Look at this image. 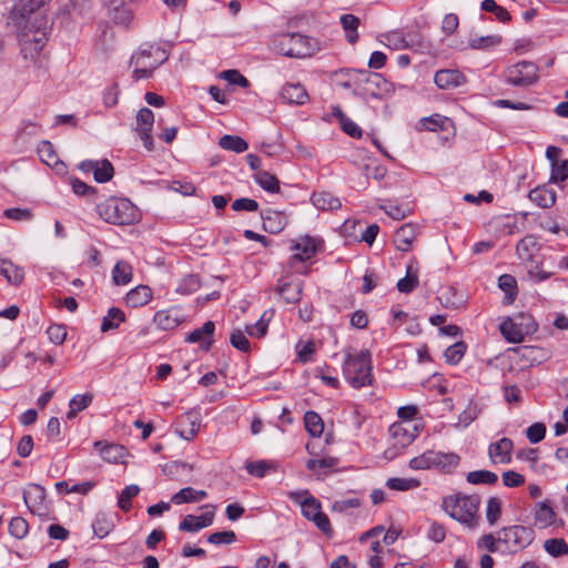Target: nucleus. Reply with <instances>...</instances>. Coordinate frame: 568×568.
I'll list each match as a JSON object with an SVG mask.
<instances>
[{
    "instance_id": "1",
    "label": "nucleus",
    "mask_w": 568,
    "mask_h": 568,
    "mask_svg": "<svg viewBox=\"0 0 568 568\" xmlns=\"http://www.w3.org/2000/svg\"><path fill=\"white\" fill-rule=\"evenodd\" d=\"M51 0H20L11 11L18 29V39L24 58L39 53L47 41L49 19L47 12Z\"/></svg>"
},
{
    "instance_id": "2",
    "label": "nucleus",
    "mask_w": 568,
    "mask_h": 568,
    "mask_svg": "<svg viewBox=\"0 0 568 568\" xmlns=\"http://www.w3.org/2000/svg\"><path fill=\"white\" fill-rule=\"evenodd\" d=\"M343 373L347 382L355 388H361L373 383L372 356L365 349L357 355L347 352L343 365Z\"/></svg>"
},
{
    "instance_id": "3",
    "label": "nucleus",
    "mask_w": 568,
    "mask_h": 568,
    "mask_svg": "<svg viewBox=\"0 0 568 568\" xmlns=\"http://www.w3.org/2000/svg\"><path fill=\"white\" fill-rule=\"evenodd\" d=\"M100 216L108 223L130 225L139 221L138 207L128 199L110 197L98 205Z\"/></svg>"
},
{
    "instance_id": "4",
    "label": "nucleus",
    "mask_w": 568,
    "mask_h": 568,
    "mask_svg": "<svg viewBox=\"0 0 568 568\" xmlns=\"http://www.w3.org/2000/svg\"><path fill=\"white\" fill-rule=\"evenodd\" d=\"M480 505V498L477 495L447 496L443 499V509L453 519L474 527L476 525V514Z\"/></svg>"
},
{
    "instance_id": "5",
    "label": "nucleus",
    "mask_w": 568,
    "mask_h": 568,
    "mask_svg": "<svg viewBox=\"0 0 568 568\" xmlns=\"http://www.w3.org/2000/svg\"><path fill=\"white\" fill-rule=\"evenodd\" d=\"M168 59L165 50L159 45L142 47L131 58V64L134 65L133 79L135 81L149 79L153 71Z\"/></svg>"
},
{
    "instance_id": "6",
    "label": "nucleus",
    "mask_w": 568,
    "mask_h": 568,
    "mask_svg": "<svg viewBox=\"0 0 568 568\" xmlns=\"http://www.w3.org/2000/svg\"><path fill=\"white\" fill-rule=\"evenodd\" d=\"M277 47L281 54L296 59L312 57L320 50L317 40L300 33L283 34Z\"/></svg>"
},
{
    "instance_id": "7",
    "label": "nucleus",
    "mask_w": 568,
    "mask_h": 568,
    "mask_svg": "<svg viewBox=\"0 0 568 568\" xmlns=\"http://www.w3.org/2000/svg\"><path fill=\"white\" fill-rule=\"evenodd\" d=\"M537 329V323L532 316L519 313L515 317H507L500 325L499 331L504 338L509 343H520L525 336L532 334Z\"/></svg>"
},
{
    "instance_id": "8",
    "label": "nucleus",
    "mask_w": 568,
    "mask_h": 568,
    "mask_svg": "<svg viewBox=\"0 0 568 568\" xmlns=\"http://www.w3.org/2000/svg\"><path fill=\"white\" fill-rule=\"evenodd\" d=\"M539 68L531 61H520L509 65L505 70V80L508 84L518 88H526L535 84L538 79Z\"/></svg>"
},
{
    "instance_id": "9",
    "label": "nucleus",
    "mask_w": 568,
    "mask_h": 568,
    "mask_svg": "<svg viewBox=\"0 0 568 568\" xmlns=\"http://www.w3.org/2000/svg\"><path fill=\"white\" fill-rule=\"evenodd\" d=\"M535 538V531L530 527L514 525L504 527L501 536L498 538L499 542H504L513 552L527 548Z\"/></svg>"
},
{
    "instance_id": "10",
    "label": "nucleus",
    "mask_w": 568,
    "mask_h": 568,
    "mask_svg": "<svg viewBox=\"0 0 568 568\" xmlns=\"http://www.w3.org/2000/svg\"><path fill=\"white\" fill-rule=\"evenodd\" d=\"M202 508L205 509L204 514L201 516L186 515L179 524V529L181 531L196 532L211 526L215 516V506L207 504L202 506Z\"/></svg>"
},
{
    "instance_id": "11",
    "label": "nucleus",
    "mask_w": 568,
    "mask_h": 568,
    "mask_svg": "<svg viewBox=\"0 0 568 568\" xmlns=\"http://www.w3.org/2000/svg\"><path fill=\"white\" fill-rule=\"evenodd\" d=\"M201 420L194 412H187L175 424V433L183 439H193L200 430Z\"/></svg>"
},
{
    "instance_id": "12",
    "label": "nucleus",
    "mask_w": 568,
    "mask_h": 568,
    "mask_svg": "<svg viewBox=\"0 0 568 568\" xmlns=\"http://www.w3.org/2000/svg\"><path fill=\"white\" fill-rule=\"evenodd\" d=\"M434 81L439 89L453 90L466 82V77L459 70L444 69L435 73Z\"/></svg>"
},
{
    "instance_id": "13",
    "label": "nucleus",
    "mask_w": 568,
    "mask_h": 568,
    "mask_svg": "<svg viewBox=\"0 0 568 568\" xmlns=\"http://www.w3.org/2000/svg\"><path fill=\"white\" fill-rule=\"evenodd\" d=\"M514 443L510 438L504 437L488 447L489 458L494 464H508L511 460Z\"/></svg>"
},
{
    "instance_id": "14",
    "label": "nucleus",
    "mask_w": 568,
    "mask_h": 568,
    "mask_svg": "<svg viewBox=\"0 0 568 568\" xmlns=\"http://www.w3.org/2000/svg\"><path fill=\"white\" fill-rule=\"evenodd\" d=\"M281 99L288 104L302 105L308 100V93L301 83H285L280 91Z\"/></svg>"
},
{
    "instance_id": "15",
    "label": "nucleus",
    "mask_w": 568,
    "mask_h": 568,
    "mask_svg": "<svg viewBox=\"0 0 568 568\" xmlns=\"http://www.w3.org/2000/svg\"><path fill=\"white\" fill-rule=\"evenodd\" d=\"M82 169L88 171H92L94 175V180L98 183H105L113 178L114 170L110 161L103 160L99 161H87L81 165Z\"/></svg>"
},
{
    "instance_id": "16",
    "label": "nucleus",
    "mask_w": 568,
    "mask_h": 568,
    "mask_svg": "<svg viewBox=\"0 0 568 568\" xmlns=\"http://www.w3.org/2000/svg\"><path fill=\"white\" fill-rule=\"evenodd\" d=\"M45 498V493L43 487L37 484H32L29 486L27 490L23 493V499L28 508L31 513L41 515L42 514V505Z\"/></svg>"
},
{
    "instance_id": "17",
    "label": "nucleus",
    "mask_w": 568,
    "mask_h": 568,
    "mask_svg": "<svg viewBox=\"0 0 568 568\" xmlns=\"http://www.w3.org/2000/svg\"><path fill=\"white\" fill-rule=\"evenodd\" d=\"M215 329V324L212 321H207L202 327L192 331L187 337L189 343H201V348L209 351L212 345V335Z\"/></svg>"
},
{
    "instance_id": "18",
    "label": "nucleus",
    "mask_w": 568,
    "mask_h": 568,
    "mask_svg": "<svg viewBox=\"0 0 568 568\" xmlns=\"http://www.w3.org/2000/svg\"><path fill=\"white\" fill-rule=\"evenodd\" d=\"M301 495H306L304 500L301 503L302 515L312 521L318 514L322 513L321 503L315 497L311 496L307 490L302 493L292 491L288 494V497L297 501Z\"/></svg>"
},
{
    "instance_id": "19",
    "label": "nucleus",
    "mask_w": 568,
    "mask_h": 568,
    "mask_svg": "<svg viewBox=\"0 0 568 568\" xmlns=\"http://www.w3.org/2000/svg\"><path fill=\"white\" fill-rule=\"evenodd\" d=\"M262 219L263 229L271 234L282 232L287 224L286 215L280 211L267 210L262 213Z\"/></svg>"
},
{
    "instance_id": "20",
    "label": "nucleus",
    "mask_w": 568,
    "mask_h": 568,
    "mask_svg": "<svg viewBox=\"0 0 568 568\" xmlns=\"http://www.w3.org/2000/svg\"><path fill=\"white\" fill-rule=\"evenodd\" d=\"M417 235V226L410 223L402 225L395 233L394 243L397 250L407 252Z\"/></svg>"
},
{
    "instance_id": "21",
    "label": "nucleus",
    "mask_w": 568,
    "mask_h": 568,
    "mask_svg": "<svg viewBox=\"0 0 568 568\" xmlns=\"http://www.w3.org/2000/svg\"><path fill=\"white\" fill-rule=\"evenodd\" d=\"M293 250L296 253L292 256V261L304 262L313 257L317 252L316 241L310 236L301 239L300 242L295 243Z\"/></svg>"
},
{
    "instance_id": "22",
    "label": "nucleus",
    "mask_w": 568,
    "mask_h": 568,
    "mask_svg": "<svg viewBox=\"0 0 568 568\" xmlns=\"http://www.w3.org/2000/svg\"><path fill=\"white\" fill-rule=\"evenodd\" d=\"M205 490H197L193 487H184L171 497V503L174 505L197 503L206 498Z\"/></svg>"
},
{
    "instance_id": "23",
    "label": "nucleus",
    "mask_w": 568,
    "mask_h": 568,
    "mask_svg": "<svg viewBox=\"0 0 568 568\" xmlns=\"http://www.w3.org/2000/svg\"><path fill=\"white\" fill-rule=\"evenodd\" d=\"M528 197L542 209L551 207L556 202V192L546 186H537L528 193Z\"/></svg>"
},
{
    "instance_id": "24",
    "label": "nucleus",
    "mask_w": 568,
    "mask_h": 568,
    "mask_svg": "<svg viewBox=\"0 0 568 568\" xmlns=\"http://www.w3.org/2000/svg\"><path fill=\"white\" fill-rule=\"evenodd\" d=\"M0 275L4 276L8 283L19 285L24 277V271L11 261L0 258Z\"/></svg>"
},
{
    "instance_id": "25",
    "label": "nucleus",
    "mask_w": 568,
    "mask_h": 568,
    "mask_svg": "<svg viewBox=\"0 0 568 568\" xmlns=\"http://www.w3.org/2000/svg\"><path fill=\"white\" fill-rule=\"evenodd\" d=\"M151 298V288L146 285H139L126 294L125 302L132 307H139L148 304Z\"/></svg>"
},
{
    "instance_id": "26",
    "label": "nucleus",
    "mask_w": 568,
    "mask_h": 568,
    "mask_svg": "<svg viewBox=\"0 0 568 568\" xmlns=\"http://www.w3.org/2000/svg\"><path fill=\"white\" fill-rule=\"evenodd\" d=\"M276 291L287 303H297L302 297L303 282L297 280L283 283Z\"/></svg>"
},
{
    "instance_id": "27",
    "label": "nucleus",
    "mask_w": 568,
    "mask_h": 568,
    "mask_svg": "<svg viewBox=\"0 0 568 568\" xmlns=\"http://www.w3.org/2000/svg\"><path fill=\"white\" fill-rule=\"evenodd\" d=\"M313 204L320 210H338L342 206V203L338 197H335L329 192H316L312 195Z\"/></svg>"
},
{
    "instance_id": "28",
    "label": "nucleus",
    "mask_w": 568,
    "mask_h": 568,
    "mask_svg": "<svg viewBox=\"0 0 568 568\" xmlns=\"http://www.w3.org/2000/svg\"><path fill=\"white\" fill-rule=\"evenodd\" d=\"M154 323L163 331L175 328L180 324L179 315L173 310H162L155 313Z\"/></svg>"
},
{
    "instance_id": "29",
    "label": "nucleus",
    "mask_w": 568,
    "mask_h": 568,
    "mask_svg": "<svg viewBox=\"0 0 568 568\" xmlns=\"http://www.w3.org/2000/svg\"><path fill=\"white\" fill-rule=\"evenodd\" d=\"M94 447L100 448L101 457L109 463H118L124 454V447L121 445L95 442Z\"/></svg>"
},
{
    "instance_id": "30",
    "label": "nucleus",
    "mask_w": 568,
    "mask_h": 568,
    "mask_svg": "<svg viewBox=\"0 0 568 568\" xmlns=\"http://www.w3.org/2000/svg\"><path fill=\"white\" fill-rule=\"evenodd\" d=\"M337 464L338 458L329 456L321 459H308L306 462V468L314 471L317 478H321L322 475H326L327 470L334 468Z\"/></svg>"
},
{
    "instance_id": "31",
    "label": "nucleus",
    "mask_w": 568,
    "mask_h": 568,
    "mask_svg": "<svg viewBox=\"0 0 568 568\" xmlns=\"http://www.w3.org/2000/svg\"><path fill=\"white\" fill-rule=\"evenodd\" d=\"M434 468L442 469L444 471H452L460 460V457L455 453H442L435 452Z\"/></svg>"
},
{
    "instance_id": "32",
    "label": "nucleus",
    "mask_w": 568,
    "mask_h": 568,
    "mask_svg": "<svg viewBox=\"0 0 568 568\" xmlns=\"http://www.w3.org/2000/svg\"><path fill=\"white\" fill-rule=\"evenodd\" d=\"M255 182L266 192L270 193H278L280 192V181L278 179L267 172V171H257L254 174Z\"/></svg>"
},
{
    "instance_id": "33",
    "label": "nucleus",
    "mask_w": 568,
    "mask_h": 568,
    "mask_svg": "<svg viewBox=\"0 0 568 568\" xmlns=\"http://www.w3.org/2000/svg\"><path fill=\"white\" fill-rule=\"evenodd\" d=\"M219 145L229 151L242 153L248 149L247 142L239 135L225 134L219 140Z\"/></svg>"
},
{
    "instance_id": "34",
    "label": "nucleus",
    "mask_w": 568,
    "mask_h": 568,
    "mask_svg": "<svg viewBox=\"0 0 568 568\" xmlns=\"http://www.w3.org/2000/svg\"><path fill=\"white\" fill-rule=\"evenodd\" d=\"M125 321L124 313L118 307H111L106 315L103 317L101 323V331L108 332L111 329H115L120 326L121 323Z\"/></svg>"
},
{
    "instance_id": "35",
    "label": "nucleus",
    "mask_w": 568,
    "mask_h": 568,
    "mask_svg": "<svg viewBox=\"0 0 568 568\" xmlns=\"http://www.w3.org/2000/svg\"><path fill=\"white\" fill-rule=\"evenodd\" d=\"M304 423L305 428L311 436L320 437L323 434L324 423L322 417L317 413L313 410L306 412L304 415Z\"/></svg>"
},
{
    "instance_id": "36",
    "label": "nucleus",
    "mask_w": 568,
    "mask_h": 568,
    "mask_svg": "<svg viewBox=\"0 0 568 568\" xmlns=\"http://www.w3.org/2000/svg\"><path fill=\"white\" fill-rule=\"evenodd\" d=\"M498 286L505 292V303L510 304L517 295V281L513 275L503 274L498 278Z\"/></svg>"
},
{
    "instance_id": "37",
    "label": "nucleus",
    "mask_w": 568,
    "mask_h": 568,
    "mask_svg": "<svg viewBox=\"0 0 568 568\" xmlns=\"http://www.w3.org/2000/svg\"><path fill=\"white\" fill-rule=\"evenodd\" d=\"M466 479L469 484H473V485H481V484L494 485L497 483L498 476H497V474H495L490 470L480 469V470L469 471L466 476Z\"/></svg>"
},
{
    "instance_id": "38",
    "label": "nucleus",
    "mask_w": 568,
    "mask_h": 568,
    "mask_svg": "<svg viewBox=\"0 0 568 568\" xmlns=\"http://www.w3.org/2000/svg\"><path fill=\"white\" fill-rule=\"evenodd\" d=\"M341 23L345 30L347 41L355 43L358 39L357 28L359 26V19L354 14H343L341 17Z\"/></svg>"
},
{
    "instance_id": "39",
    "label": "nucleus",
    "mask_w": 568,
    "mask_h": 568,
    "mask_svg": "<svg viewBox=\"0 0 568 568\" xmlns=\"http://www.w3.org/2000/svg\"><path fill=\"white\" fill-rule=\"evenodd\" d=\"M113 528V521L105 514H98L92 524L93 532L100 539L106 537Z\"/></svg>"
},
{
    "instance_id": "40",
    "label": "nucleus",
    "mask_w": 568,
    "mask_h": 568,
    "mask_svg": "<svg viewBox=\"0 0 568 568\" xmlns=\"http://www.w3.org/2000/svg\"><path fill=\"white\" fill-rule=\"evenodd\" d=\"M113 282L116 285H125L132 280V266L123 261L115 264L112 272Z\"/></svg>"
},
{
    "instance_id": "41",
    "label": "nucleus",
    "mask_w": 568,
    "mask_h": 568,
    "mask_svg": "<svg viewBox=\"0 0 568 568\" xmlns=\"http://www.w3.org/2000/svg\"><path fill=\"white\" fill-rule=\"evenodd\" d=\"M38 154L43 163L49 166H57L60 164L58 155L53 149V145L49 141H41L38 145Z\"/></svg>"
},
{
    "instance_id": "42",
    "label": "nucleus",
    "mask_w": 568,
    "mask_h": 568,
    "mask_svg": "<svg viewBox=\"0 0 568 568\" xmlns=\"http://www.w3.org/2000/svg\"><path fill=\"white\" fill-rule=\"evenodd\" d=\"M501 43V37L494 36H485L470 39L468 42L469 48L474 50H487L494 47H497Z\"/></svg>"
},
{
    "instance_id": "43",
    "label": "nucleus",
    "mask_w": 568,
    "mask_h": 568,
    "mask_svg": "<svg viewBox=\"0 0 568 568\" xmlns=\"http://www.w3.org/2000/svg\"><path fill=\"white\" fill-rule=\"evenodd\" d=\"M544 548L551 557L568 555V544L562 538H550L545 540Z\"/></svg>"
},
{
    "instance_id": "44",
    "label": "nucleus",
    "mask_w": 568,
    "mask_h": 568,
    "mask_svg": "<svg viewBox=\"0 0 568 568\" xmlns=\"http://www.w3.org/2000/svg\"><path fill=\"white\" fill-rule=\"evenodd\" d=\"M418 285V275L416 271H413V266H407L406 276L397 282V290L400 293H410Z\"/></svg>"
},
{
    "instance_id": "45",
    "label": "nucleus",
    "mask_w": 568,
    "mask_h": 568,
    "mask_svg": "<svg viewBox=\"0 0 568 568\" xmlns=\"http://www.w3.org/2000/svg\"><path fill=\"white\" fill-rule=\"evenodd\" d=\"M435 450H427L409 460V467L415 470L434 468Z\"/></svg>"
},
{
    "instance_id": "46",
    "label": "nucleus",
    "mask_w": 568,
    "mask_h": 568,
    "mask_svg": "<svg viewBox=\"0 0 568 568\" xmlns=\"http://www.w3.org/2000/svg\"><path fill=\"white\" fill-rule=\"evenodd\" d=\"M420 485L419 480L415 478H389L386 481V486L393 490L406 491L417 488Z\"/></svg>"
},
{
    "instance_id": "47",
    "label": "nucleus",
    "mask_w": 568,
    "mask_h": 568,
    "mask_svg": "<svg viewBox=\"0 0 568 568\" xmlns=\"http://www.w3.org/2000/svg\"><path fill=\"white\" fill-rule=\"evenodd\" d=\"M480 8L483 11L494 13L500 22H508L511 19L509 12L498 6L495 0H484Z\"/></svg>"
},
{
    "instance_id": "48",
    "label": "nucleus",
    "mask_w": 568,
    "mask_h": 568,
    "mask_svg": "<svg viewBox=\"0 0 568 568\" xmlns=\"http://www.w3.org/2000/svg\"><path fill=\"white\" fill-rule=\"evenodd\" d=\"M422 124L429 131L446 130L452 124V120L447 116L434 114L422 120Z\"/></svg>"
},
{
    "instance_id": "49",
    "label": "nucleus",
    "mask_w": 568,
    "mask_h": 568,
    "mask_svg": "<svg viewBox=\"0 0 568 568\" xmlns=\"http://www.w3.org/2000/svg\"><path fill=\"white\" fill-rule=\"evenodd\" d=\"M140 493V488L138 485H129L126 486L120 494L118 506L123 511H129L132 507L131 500Z\"/></svg>"
},
{
    "instance_id": "50",
    "label": "nucleus",
    "mask_w": 568,
    "mask_h": 568,
    "mask_svg": "<svg viewBox=\"0 0 568 568\" xmlns=\"http://www.w3.org/2000/svg\"><path fill=\"white\" fill-rule=\"evenodd\" d=\"M154 114L149 108H142L136 114L138 132L152 131Z\"/></svg>"
},
{
    "instance_id": "51",
    "label": "nucleus",
    "mask_w": 568,
    "mask_h": 568,
    "mask_svg": "<svg viewBox=\"0 0 568 568\" xmlns=\"http://www.w3.org/2000/svg\"><path fill=\"white\" fill-rule=\"evenodd\" d=\"M466 348H467V346L464 342H457V343L450 345L445 351V354H444L446 362L449 364L456 365L457 363L460 362V359L465 355Z\"/></svg>"
},
{
    "instance_id": "52",
    "label": "nucleus",
    "mask_w": 568,
    "mask_h": 568,
    "mask_svg": "<svg viewBox=\"0 0 568 568\" xmlns=\"http://www.w3.org/2000/svg\"><path fill=\"white\" fill-rule=\"evenodd\" d=\"M535 518L544 525H550L555 519V511L547 501H541L537 505Z\"/></svg>"
},
{
    "instance_id": "53",
    "label": "nucleus",
    "mask_w": 568,
    "mask_h": 568,
    "mask_svg": "<svg viewBox=\"0 0 568 568\" xmlns=\"http://www.w3.org/2000/svg\"><path fill=\"white\" fill-rule=\"evenodd\" d=\"M501 515V503L497 497H489L486 507V518L490 525H495Z\"/></svg>"
},
{
    "instance_id": "54",
    "label": "nucleus",
    "mask_w": 568,
    "mask_h": 568,
    "mask_svg": "<svg viewBox=\"0 0 568 568\" xmlns=\"http://www.w3.org/2000/svg\"><path fill=\"white\" fill-rule=\"evenodd\" d=\"M29 530V525L22 517H14L9 523V534L17 539H22Z\"/></svg>"
},
{
    "instance_id": "55",
    "label": "nucleus",
    "mask_w": 568,
    "mask_h": 568,
    "mask_svg": "<svg viewBox=\"0 0 568 568\" xmlns=\"http://www.w3.org/2000/svg\"><path fill=\"white\" fill-rule=\"evenodd\" d=\"M274 468V464L266 460L251 462L246 465L247 473L260 478L264 477L268 470Z\"/></svg>"
},
{
    "instance_id": "56",
    "label": "nucleus",
    "mask_w": 568,
    "mask_h": 568,
    "mask_svg": "<svg viewBox=\"0 0 568 568\" xmlns=\"http://www.w3.org/2000/svg\"><path fill=\"white\" fill-rule=\"evenodd\" d=\"M336 114L338 115L341 125L345 133L352 138H359L362 135V130L358 128V125L346 118L339 108H336Z\"/></svg>"
},
{
    "instance_id": "57",
    "label": "nucleus",
    "mask_w": 568,
    "mask_h": 568,
    "mask_svg": "<svg viewBox=\"0 0 568 568\" xmlns=\"http://www.w3.org/2000/svg\"><path fill=\"white\" fill-rule=\"evenodd\" d=\"M387 45L394 50L409 48L410 44L400 31H392L386 36Z\"/></svg>"
},
{
    "instance_id": "58",
    "label": "nucleus",
    "mask_w": 568,
    "mask_h": 568,
    "mask_svg": "<svg viewBox=\"0 0 568 568\" xmlns=\"http://www.w3.org/2000/svg\"><path fill=\"white\" fill-rule=\"evenodd\" d=\"M236 540L235 532L232 530H224L213 532L207 537V541L214 545H230Z\"/></svg>"
},
{
    "instance_id": "59",
    "label": "nucleus",
    "mask_w": 568,
    "mask_h": 568,
    "mask_svg": "<svg viewBox=\"0 0 568 568\" xmlns=\"http://www.w3.org/2000/svg\"><path fill=\"white\" fill-rule=\"evenodd\" d=\"M47 334L49 339L55 344L61 345L67 338V329L64 325L54 324L48 327Z\"/></svg>"
},
{
    "instance_id": "60",
    "label": "nucleus",
    "mask_w": 568,
    "mask_h": 568,
    "mask_svg": "<svg viewBox=\"0 0 568 568\" xmlns=\"http://www.w3.org/2000/svg\"><path fill=\"white\" fill-rule=\"evenodd\" d=\"M526 435L531 444H537L545 438L546 426L542 423H535L527 428Z\"/></svg>"
},
{
    "instance_id": "61",
    "label": "nucleus",
    "mask_w": 568,
    "mask_h": 568,
    "mask_svg": "<svg viewBox=\"0 0 568 568\" xmlns=\"http://www.w3.org/2000/svg\"><path fill=\"white\" fill-rule=\"evenodd\" d=\"M220 77L227 81L230 84H237L242 88H247L250 85L248 80L237 70H225L221 73Z\"/></svg>"
},
{
    "instance_id": "62",
    "label": "nucleus",
    "mask_w": 568,
    "mask_h": 568,
    "mask_svg": "<svg viewBox=\"0 0 568 568\" xmlns=\"http://www.w3.org/2000/svg\"><path fill=\"white\" fill-rule=\"evenodd\" d=\"M230 342L233 347L242 352L250 351V342L241 329H235L230 336Z\"/></svg>"
},
{
    "instance_id": "63",
    "label": "nucleus",
    "mask_w": 568,
    "mask_h": 568,
    "mask_svg": "<svg viewBox=\"0 0 568 568\" xmlns=\"http://www.w3.org/2000/svg\"><path fill=\"white\" fill-rule=\"evenodd\" d=\"M568 178V161L561 162L551 166L550 182H561Z\"/></svg>"
},
{
    "instance_id": "64",
    "label": "nucleus",
    "mask_w": 568,
    "mask_h": 568,
    "mask_svg": "<svg viewBox=\"0 0 568 568\" xmlns=\"http://www.w3.org/2000/svg\"><path fill=\"white\" fill-rule=\"evenodd\" d=\"M232 210L240 212V211H248V212H256L258 210V203L248 197H241L236 199L232 203Z\"/></svg>"
}]
</instances>
